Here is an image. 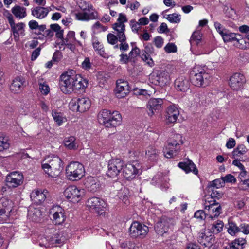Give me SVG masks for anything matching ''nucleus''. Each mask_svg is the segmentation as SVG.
<instances>
[{
    "instance_id": "nucleus-41",
    "label": "nucleus",
    "mask_w": 249,
    "mask_h": 249,
    "mask_svg": "<svg viewBox=\"0 0 249 249\" xmlns=\"http://www.w3.org/2000/svg\"><path fill=\"white\" fill-rule=\"evenodd\" d=\"M226 227L228 232L231 236H235L237 233L240 232V227H238L235 223L232 221H229Z\"/></svg>"
},
{
    "instance_id": "nucleus-2",
    "label": "nucleus",
    "mask_w": 249,
    "mask_h": 249,
    "mask_svg": "<svg viewBox=\"0 0 249 249\" xmlns=\"http://www.w3.org/2000/svg\"><path fill=\"white\" fill-rule=\"evenodd\" d=\"M41 167L49 177L58 176L63 168L61 159L56 156H48L41 162Z\"/></svg>"
},
{
    "instance_id": "nucleus-51",
    "label": "nucleus",
    "mask_w": 249,
    "mask_h": 249,
    "mask_svg": "<svg viewBox=\"0 0 249 249\" xmlns=\"http://www.w3.org/2000/svg\"><path fill=\"white\" fill-rule=\"evenodd\" d=\"M167 19L171 23H178L180 21V15L176 13L169 14L167 16Z\"/></svg>"
},
{
    "instance_id": "nucleus-18",
    "label": "nucleus",
    "mask_w": 249,
    "mask_h": 249,
    "mask_svg": "<svg viewBox=\"0 0 249 249\" xmlns=\"http://www.w3.org/2000/svg\"><path fill=\"white\" fill-rule=\"evenodd\" d=\"M245 82L246 79L244 75L237 72L231 76L229 85L232 89L238 90L242 88Z\"/></svg>"
},
{
    "instance_id": "nucleus-42",
    "label": "nucleus",
    "mask_w": 249,
    "mask_h": 249,
    "mask_svg": "<svg viewBox=\"0 0 249 249\" xmlns=\"http://www.w3.org/2000/svg\"><path fill=\"white\" fill-rule=\"evenodd\" d=\"M247 152V149L243 144H240L233 150L232 154L233 158L240 157L243 155Z\"/></svg>"
},
{
    "instance_id": "nucleus-49",
    "label": "nucleus",
    "mask_w": 249,
    "mask_h": 249,
    "mask_svg": "<svg viewBox=\"0 0 249 249\" xmlns=\"http://www.w3.org/2000/svg\"><path fill=\"white\" fill-rule=\"evenodd\" d=\"M130 26L131 28L132 31L137 34V35H140V30L141 28V25L139 23L138 21H136L135 20H131L130 21Z\"/></svg>"
},
{
    "instance_id": "nucleus-35",
    "label": "nucleus",
    "mask_w": 249,
    "mask_h": 249,
    "mask_svg": "<svg viewBox=\"0 0 249 249\" xmlns=\"http://www.w3.org/2000/svg\"><path fill=\"white\" fill-rule=\"evenodd\" d=\"M160 151L153 146L147 147L145 155L147 159L152 161H155L159 159Z\"/></svg>"
},
{
    "instance_id": "nucleus-27",
    "label": "nucleus",
    "mask_w": 249,
    "mask_h": 249,
    "mask_svg": "<svg viewBox=\"0 0 249 249\" xmlns=\"http://www.w3.org/2000/svg\"><path fill=\"white\" fill-rule=\"evenodd\" d=\"M91 42L94 51L98 54L103 58L108 57V54L105 52L103 44L97 37L92 36Z\"/></svg>"
},
{
    "instance_id": "nucleus-26",
    "label": "nucleus",
    "mask_w": 249,
    "mask_h": 249,
    "mask_svg": "<svg viewBox=\"0 0 249 249\" xmlns=\"http://www.w3.org/2000/svg\"><path fill=\"white\" fill-rule=\"evenodd\" d=\"M84 184L87 189L91 192L97 191L101 187V184L98 178L91 176L86 178Z\"/></svg>"
},
{
    "instance_id": "nucleus-9",
    "label": "nucleus",
    "mask_w": 249,
    "mask_h": 249,
    "mask_svg": "<svg viewBox=\"0 0 249 249\" xmlns=\"http://www.w3.org/2000/svg\"><path fill=\"white\" fill-rule=\"evenodd\" d=\"M127 21L126 16L120 13L117 22L112 25V28L115 31L119 41H125L126 38L125 35V26L124 23Z\"/></svg>"
},
{
    "instance_id": "nucleus-58",
    "label": "nucleus",
    "mask_w": 249,
    "mask_h": 249,
    "mask_svg": "<svg viewBox=\"0 0 249 249\" xmlns=\"http://www.w3.org/2000/svg\"><path fill=\"white\" fill-rule=\"evenodd\" d=\"M164 50L167 53H175L177 48L174 44L169 43L164 47Z\"/></svg>"
},
{
    "instance_id": "nucleus-64",
    "label": "nucleus",
    "mask_w": 249,
    "mask_h": 249,
    "mask_svg": "<svg viewBox=\"0 0 249 249\" xmlns=\"http://www.w3.org/2000/svg\"><path fill=\"white\" fill-rule=\"evenodd\" d=\"M142 58L144 61L150 67H152L154 65V61L147 54H143Z\"/></svg>"
},
{
    "instance_id": "nucleus-48",
    "label": "nucleus",
    "mask_w": 249,
    "mask_h": 249,
    "mask_svg": "<svg viewBox=\"0 0 249 249\" xmlns=\"http://www.w3.org/2000/svg\"><path fill=\"white\" fill-rule=\"evenodd\" d=\"M52 114L54 121L59 126L61 125L65 119L62 114L60 112H52Z\"/></svg>"
},
{
    "instance_id": "nucleus-15",
    "label": "nucleus",
    "mask_w": 249,
    "mask_h": 249,
    "mask_svg": "<svg viewBox=\"0 0 249 249\" xmlns=\"http://www.w3.org/2000/svg\"><path fill=\"white\" fill-rule=\"evenodd\" d=\"M49 246L53 245H59L63 244L67 240L64 233H60L53 228L48 230L46 231Z\"/></svg>"
},
{
    "instance_id": "nucleus-10",
    "label": "nucleus",
    "mask_w": 249,
    "mask_h": 249,
    "mask_svg": "<svg viewBox=\"0 0 249 249\" xmlns=\"http://www.w3.org/2000/svg\"><path fill=\"white\" fill-rule=\"evenodd\" d=\"M148 231V227L138 221L133 222L129 228L130 235L134 238L143 239Z\"/></svg>"
},
{
    "instance_id": "nucleus-28",
    "label": "nucleus",
    "mask_w": 249,
    "mask_h": 249,
    "mask_svg": "<svg viewBox=\"0 0 249 249\" xmlns=\"http://www.w3.org/2000/svg\"><path fill=\"white\" fill-rule=\"evenodd\" d=\"M25 80L21 76H17L13 80L10 86V89L14 93H18L21 91L23 88Z\"/></svg>"
},
{
    "instance_id": "nucleus-19",
    "label": "nucleus",
    "mask_w": 249,
    "mask_h": 249,
    "mask_svg": "<svg viewBox=\"0 0 249 249\" xmlns=\"http://www.w3.org/2000/svg\"><path fill=\"white\" fill-rule=\"evenodd\" d=\"M23 181V176L19 172H13L8 175L6 181L8 186L11 187H17L20 185Z\"/></svg>"
},
{
    "instance_id": "nucleus-29",
    "label": "nucleus",
    "mask_w": 249,
    "mask_h": 249,
    "mask_svg": "<svg viewBox=\"0 0 249 249\" xmlns=\"http://www.w3.org/2000/svg\"><path fill=\"white\" fill-rule=\"evenodd\" d=\"M155 80L158 85L163 86L169 83L170 80V75L167 70H160L157 72Z\"/></svg>"
},
{
    "instance_id": "nucleus-43",
    "label": "nucleus",
    "mask_w": 249,
    "mask_h": 249,
    "mask_svg": "<svg viewBox=\"0 0 249 249\" xmlns=\"http://www.w3.org/2000/svg\"><path fill=\"white\" fill-rule=\"evenodd\" d=\"M202 40V35L200 32L197 31L194 32L191 36L190 42L191 45H198L200 44Z\"/></svg>"
},
{
    "instance_id": "nucleus-12",
    "label": "nucleus",
    "mask_w": 249,
    "mask_h": 249,
    "mask_svg": "<svg viewBox=\"0 0 249 249\" xmlns=\"http://www.w3.org/2000/svg\"><path fill=\"white\" fill-rule=\"evenodd\" d=\"M64 194L70 201L76 203L80 201L84 196L85 191L75 186H70L65 189Z\"/></svg>"
},
{
    "instance_id": "nucleus-24",
    "label": "nucleus",
    "mask_w": 249,
    "mask_h": 249,
    "mask_svg": "<svg viewBox=\"0 0 249 249\" xmlns=\"http://www.w3.org/2000/svg\"><path fill=\"white\" fill-rule=\"evenodd\" d=\"M198 242L205 247H209L214 242V235L209 231L201 230L198 234Z\"/></svg>"
},
{
    "instance_id": "nucleus-39",
    "label": "nucleus",
    "mask_w": 249,
    "mask_h": 249,
    "mask_svg": "<svg viewBox=\"0 0 249 249\" xmlns=\"http://www.w3.org/2000/svg\"><path fill=\"white\" fill-rule=\"evenodd\" d=\"M179 150L174 148L171 146L167 145L165 148L163 149V153L164 156L167 158H171L176 156Z\"/></svg>"
},
{
    "instance_id": "nucleus-7",
    "label": "nucleus",
    "mask_w": 249,
    "mask_h": 249,
    "mask_svg": "<svg viewBox=\"0 0 249 249\" xmlns=\"http://www.w3.org/2000/svg\"><path fill=\"white\" fill-rule=\"evenodd\" d=\"M122 171L124 177L131 180L142 173V165L138 160H133L124 165Z\"/></svg>"
},
{
    "instance_id": "nucleus-25",
    "label": "nucleus",
    "mask_w": 249,
    "mask_h": 249,
    "mask_svg": "<svg viewBox=\"0 0 249 249\" xmlns=\"http://www.w3.org/2000/svg\"><path fill=\"white\" fill-rule=\"evenodd\" d=\"M163 100L161 98H152L149 100L147 104L148 114L152 116L154 112L162 109Z\"/></svg>"
},
{
    "instance_id": "nucleus-57",
    "label": "nucleus",
    "mask_w": 249,
    "mask_h": 249,
    "mask_svg": "<svg viewBox=\"0 0 249 249\" xmlns=\"http://www.w3.org/2000/svg\"><path fill=\"white\" fill-rule=\"evenodd\" d=\"M209 189L212 191L210 194L211 199H213L215 198H219L221 197V194L217 190V189L209 186Z\"/></svg>"
},
{
    "instance_id": "nucleus-30",
    "label": "nucleus",
    "mask_w": 249,
    "mask_h": 249,
    "mask_svg": "<svg viewBox=\"0 0 249 249\" xmlns=\"http://www.w3.org/2000/svg\"><path fill=\"white\" fill-rule=\"evenodd\" d=\"M47 194L46 190H35L31 193L30 196L35 203L40 204L45 200Z\"/></svg>"
},
{
    "instance_id": "nucleus-45",
    "label": "nucleus",
    "mask_w": 249,
    "mask_h": 249,
    "mask_svg": "<svg viewBox=\"0 0 249 249\" xmlns=\"http://www.w3.org/2000/svg\"><path fill=\"white\" fill-rule=\"evenodd\" d=\"M50 28L53 32H55L56 37L61 39L62 42L64 39L63 30L61 29L60 26L57 24H53L50 25Z\"/></svg>"
},
{
    "instance_id": "nucleus-55",
    "label": "nucleus",
    "mask_w": 249,
    "mask_h": 249,
    "mask_svg": "<svg viewBox=\"0 0 249 249\" xmlns=\"http://www.w3.org/2000/svg\"><path fill=\"white\" fill-rule=\"evenodd\" d=\"M236 41L237 43L236 45L242 49H246L249 47V43L247 42L245 39L240 38L239 37H237V39H236Z\"/></svg>"
},
{
    "instance_id": "nucleus-5",
    "label": "nucleus",
    "mask_w": 249,
    "mask_h": 249,
    "mask_svg": "<svg viewBox=\"0 0 249 249\" xmlns=\"http://www.w3.org/2000/svg\"><path fill=\"white\" fill-rule=\"evenodd\" d=\"M78 5L82 12L75 13V16L76 19L88 21L98 18V12L93 8L92 5L89 2L81 0Z\"/></svg>"
},
{
    "instance_id": "nucleus-54",
    "label": "nucleus",
    "mask_w": 249,
    "mask_h": 249,
    "mask_svg": "<svg viewBox=\"0 0 249 249\" xmlns=\"http://www.w3.org/2000/svg\"><path fill=\"white\" fill-rule=\"evenodd\" d=\"M92 63L90 62L89 57H86L81 64V67L83 69L89 71L92 68Z\"/></svg>"
},
{
    "instance_id": "nucleus-52",
    "label": "nucleus",
    "mask_w": 249,
    "mask_h": 249,
    "mask_svg": "<svg viewBox=\"0 0 249 249\" xmlns=\"http://www.w3.org/2000/svg\"><path fill=\"white\" fill-rule=\"evenodd\" d=\"M221 179L222 184H224L225 183H235L236 181L234 176L230 174L221 177Z\"/></svg>"
},
{
    "instance_id": "nucleus-20",
    "label": "nucleus",
    "mask_w": 249,
    "mask_h": 249,
    "mask_svg": "<svg viewBox=\"0 0 249 249\" xmlns=\"http://www.w3.org/2000/svg\"><path fill=\"white\" fill-rule=\"evenodd\" d=\"M129 87L127 81L119 79L116 81V87L115 89V95L118 98L124 97L129 91Z\"/></svg>"
},
{
    "instance_id": "nucleus-62",
    "label": "nucleus",
    "mask_w": 249,
    "mask_h": 249,
    "mask_svg": "<svg viewBox=\"0 0 249 249\" xmlns=\"http://www.w3.org/2000/svg\"><path fill=\"white\" fill-rule=\"evenodd\" d=\"M214 27L216 31L222 36L227 30L220 23L215 22L214 24Z\"/></svg>"
},
{
    "instance_id": "nucleus-50",
    "label": "nucleus",
    "mask_w": 249,
    "mask_h": 249,
    "mask_svg": "<svg viewBox=\"0 0 249 249\" xmlns=\"http://www.w3.org/2000/svg\"><path fill=\"white\" fill-rule=\"evenodd\" d=\"M9 147V143L8 142L7 139L0 134V152L4 149H7Z\"/></svg>"
},
{
    "instance_id": "nucleus-34",
    "label": "nucleus",
    "mask_w": 249,
    "mask_h": 249,
    "mask_svg": "<svg viewBox=\"0 0 249 249\" xmlns=\"http://www.w3.org/2000/svg\"><path fill=\"white\" fill-rule=\"evenodd\" d=\"M183 143L182 135L180 134H173L168 140V145L180 150V146Z\"/></svg>"
},
{
    "instance_id": "nucleus-33",
    "label": "nucleus",
    "mask_w": 249,
    "mask_h": 249,
    "mask_svg": "<svg viewBox=\"0 0 249 249\" xmlns=\"http://www.w3.org/2000/svg\"><path fill=\"white\" fill-rule=\"evenodd\" d=\"M49 10L48 8L36 6L31 10L32 15L36 18L43 19L48 14Z\"/></svg>"
},
{
    "instance_id": "nucleus-56",
    "label": "nucleus",
    "mask_w": 249,
    "mask_h": 249,
    "mask_svg": "<svg viewBox=\"0 0 249 249\" xmlns=\"http://www.w3.org/2000/svg\"><path fill=\"white\" fill-rule=\"evenodd\" d=\"M194 217L200 220H203L205 218L207 219L206 211H204L203 210H198L195 212Z\"/></svg>"
},
{
    "instance_id": "nucleus-1",
    "label": "nucleus",
    "mask_w": 249,
    "mask_h": 249,
    "mask_svg": "<svg viewBox=\"0 0 249 249\" xmlns=\"http://www.w3.org/2000/svg\"><path fill=\"white\" fill-rule=\"evenodd\" d=\"M60 79V89L65 94L84 89L88 84L86 79L76 74L73 71H69L62 74Z\"/></svg>"
},
{
    "instance_id": "nucleus-60",
    "label": "nucleus",
    "mask_w": 249,
    "mask_h": 249,
    "mask_svg": "<svg viewBox=\"0 0 249 249\" xmlns=\"http://www.w3.org/2000/svg\"><path fill=\"white\" fill-rule=\"evenodd\" d=\"M135 91V93L136 94H138V95L140 96H143L144 97H145V98L149 97L152 94V92H150L143 89H138L136 90Z\"/></svg>"
},
{
    "instance_id": "nucleus-3",
    "label": "nucleus",
    "mask_w": 249,
    "mask_h": 249,
    "mask_svg": "<svg viewBox=\"0 0 249 249\" xmlns=\"http://www.w3.org/2000/svg\"><path fill=\"white\" fill-rule=\"evenodd\" d=\"M205 66H195L190 73L192 83L198 87L207 86L211 80V75Z\"/></svg>"
},
{
    "instance_id": "nucleus-4",
    "label": "nucleus",
    "mask_w": 249,
    "mask_h": 249,
    "mask_svg": "<svg viewBox=\"0 0 249 249\" xmlns=\"http://www.w3.org/2000/svg\"><path fill=\"white\" fill-rule=\"evenodd\" d=\"M99 122L106 127H113L120 124L122 116L118 111L111 112L109 110H102L98 115Z\"/></svg>"
},
{
    "instance_id": "nucleus-47",
    "label": "nucleus",
    "mask_w": 249,
    "mask_h": 249,
    "mask_svg": "<svg viewBox=\"0 0 249 249\" xmlns=\"http://www.w3.org/2000/svg\"><path fill=\"white\" fill-rule=\"evenodd\" d=\"M223 222L222 221L218 220L215 223L212 224L211 230L213 233H218L223 230Z\"/></svg>"
},
{
    "instance_id": "nucleus-8",
    "label": "nucleus",
    "mask_w": 249,
    "mask_h": 249,
    "mask_svg": "<svg viewBox=\"0 0 249 249\" xmlns=\"http://www.w3.org/2000/svg\"><path fill=\"white\" fill-rule=\"evenodd\" d=\"M206 198L204 203L205 209L206 211L208 220H213L217 217L221 213V207L215 200H208Z\"/></svg>"
},
{
    "instance_id": "nucleus-44",
    "label": "nucleus",
    "mask_w": 249,
    "mask_h": 249,
    "mask_svg": "<svg viewBox=\"0 0 249 249\" xmlns=\"http://www.w3.org/2000/svg\"><path fill=\"white\" fill-rule=\"evenodd\" d=\"M120 247L122 249H139L136 244L129 240H126L120 243Z\"/></svg>"
},
{
    "instance_id": "nucleus-21",
    "label": "nucleus",
    "mask_w": 249,
    "mask_h": 249,
    "mask_svg": "<svg viewBox=\"0 0 249 249\" xmlns=\"http://www.w3.org/2000/svg\"><path fill=\"white\" fill-rule=\"evenodd\" d=\"M172 220L165 216L162 217L156 224L155 230L158 234L163 235L167 232L171 225Z\"/></svg>"
},
{
    "instance_id": "nucleus-17",
    "label": "nucleus",
    "mask_w": 249,
    "mask_h": 249,
    "mask_svg": "<svg viewBox=\"0 0 249 249\" xmlns=\"http://www.w3.org/2000/svg\"><path fill=\"white\" fill-rule=\"evenodd\" d=\"M50 214L52 215L53 221L56 225L64 223L66 219L64 209L59 206H53L50 210Z\"/></svg>"
},
{
    "instance_id": "nucleus-53",
    "label": "nucleus",
    "mask_w": 249,
    "mask_h": 249,
    "mask_svg": "<svg viewBox=\"0 0 249 249\" xmlns=\"http://www.w3.org/2000/svg\"><path fill=\"white\" fill-rule=\"evenodd\" d=\"M107 28V27L103 26L99 21L96 22L92 27V30L95 33L105 31Z\"/></svg>"
},
{
    "instance_id": "nucleus-23",
    "label": "nucleus",
    "mask_w": 249,
    "mask_h": 249,
    "mask_svg": "<svg viewBox=\"0 0 249 249\" xmlns=\"http://www.w3.org/2000/svg\"><path fill=\"white\" fill-rule=\"evenodd\" d=\"M7 19L12 29L15 39L18 40L19 36L23 34L25 24L23 23L15 24L12 15L9 13H8Z\"/></svg>"
},
{
    "instance_id": "nucleus-11",
    "label": "nucleus",
    "mask_w": 249,
    "mask_h": 249,
    "mask_svg": "<svg viewBox=\"0 0 249 249\" xmlns=\"http://www.w3.org/2000/svg\"><path fill=\"white\" fill-rule=\"evenodd\" d=\"M86 205L90 211L97 213L99 215L105 213L107 207V204L104 200L96 197L89 198Z\"/></svg>"
},
{
    "instance_id": "nucleus-36",
    "label": "nucleus",
    "mask_w": 249,
    "mask_h": 249,
    "mask_svg": "<svg viewBox=\"0 0 249 249\" xmlns=\"http://www.w3.org/2000/svg\"><path fill=\"white\" fill-rule=\"evenodd\" d=\"M63 143L65 146L70 150L76 149L78 147L76 138L72 136L65 138Z\"/></svg>"
},
{
    "instance_id": "nucleus-14",
    "label": "nucleus",
    "mask_w": 249,
    "mask_h": 249,
    "mask_svg": "<svg viewBox=\"0 0 249 249\" xmlns=\"http://www.w3.org/2000/svg\"><path fill=\"white\" fill-rule=\"evenodd\" d=\"M124 162L119 159H113L109 160L107 174L111 178L116 177L123 170Z\"/></svg>"
},
{
    "instance_id": "nucleus-46",
    "label": "nucleus",
    "mask_w": 249,
    "mask_h": 249,
    "mask_svg": "<svg viewBox=\"0 0 249 249\" xmlns=\"http://www.w3.org/2000/svg\"><path fill=\"white\" fill-rule=\"evenodd\" d=\"M75 34L74 31H69L67 35L66 38H64V40L65 41V42H75V44H77L79 46H82L81 43L79 41L76 39L75 37Z\"/></svg>"
},
{
    "instance_id": "nucleus-6",
    "label": "nucleus",
    "mask_w": 249,
    "mask_h": 249,
    "mask_svg": "<svg viewBox=\"0 0 249 249\" xmlns=\"http://www.w3.org/2000/svg\"><path fill=\"white\" fill-rule=\"evenodd\" d=\"M66 175L69 179L72 181L80 179L85 174L84 166L78 162H71L66 167Z\"/></svg>"
},
{
    "instance_id": "nucleus-16",
    "label": "nucleus",
    "mask_w": 249,
    "mask_h": 249,
    "mask_svg": "<svg viewBox=\"0 0 249 249\" xmlns=\"http://www.w3.org/2000/svg\"><path fill=\"white\" fill-rule=\"evenodd\" d=\"M12 201L7 198L0 199V222H6L8 219V213L12 208Z\"/></svg>"
},
{
    "instance_id": "nucleus-40",
    "label": "nucleus",
    "mask_w": 249,
    "mask_h": 249,
    "mask_svg": "<svg viewBox=\"0 0 249 249\" xmlns=\"http://www.w3.org/2000/svg\"><path fill=\"white\" fill-rule=\"evenodd\" d=\"M239 34H236L235 33L230 32L227 30L223 35L221 36L225 42H231L236 41L237 39V37H240Z\"/></svg>"
},
{
    "instance_id": "nucleus-13",
    "label": "nucleus",
    "mask_w": 249,
    "mask_h": 249,
    "mask_svg": "<svg viewBox=\"0 0 249 249\" xmlns=\"http://www.w3.org/2000/svg\"><path fill=\"white\" fill-rule=\"evenodd\" d=\"M91 106V102L88 98L83 97L77 100H72L69 104L70 108L73 111L84 112L88 111Z\"/></svg>"
},
{
    "instance_id": "nucleus-38",
    "label": "nucleus",
    "mask_w": 249,
    "mask_h": 249,
    "mask_svg": "<svg viewBox=\"0 0 249 249\" xmlns=\"http://www.w3.org/2000/svg\"><path fill=\"white\" fill-rule=\"evenodd\" d=\"M41 216V212L38 209L30 207L28 210V217L31 220L37 221Z\"/></svg>"
},
{
    "instance_id": "nucleus-59",
    "label": "nucleus",
    "mask_w": 249,
    "mask_h": 249,
    "mask_svg": "<svg viewBox=\"0 0 249 249\" xmlns=\"http://www.w3.org/2000/svg\"><path fill=\"white\" fill-rule=\"evenodd\" d=\"M107 42L111 45H114L118 41V36L109 33L107 35Z\"/></svg>"
},
{
    "instance_id": "nucleus-37",
    "label": "nucleus",
    "mask_w": 249,
    "mask_h": 249,
    "mask_svg": "<svg viewBox=\"0 0 249 249\" xmlns=\"http://www.w3.org/2000/svg\"><path fill=\"white\" fill-rule=\"evenodd\" d=\"M13 15L19 19H22L26 16V9L18 5L14 6L12 9Z\"/></svg>"
},
{
    "instance_id": "nucleus-31",
    "label": "nucleus",
    "mask_w": 249,
    "mask_h": 249,
    "mask_svg": "<svg viewBox=\"0 0 249 249\" xmlns=\"http://www.w3.org/2000/svg\"><path fill=\"white\" fill-rule=\"evenodd\" d=\"M179 168L183 169L186 173L193 172L195 175H197L198 171L195 164L190 160L184 162H179L178 164Z\"/></svg>"
},
{
    "instance_id": "nucleus-22",
    "label": "nucleus",
    "mask_w": 249,
    "mask_h": 249,
    "mask_svg": "<svg viewBox=\"0 0 249 249\" xmlns=\"http://www.w3.org/2000/svg\"><path fill=\"white\" fill-rule=\"evenodd\" d=\"M179 111L175 105L169 106L166 109L165 122L167 124L175 123L179 116Z\"/></svg>"
},
{
    "instance_id": "nucleus-63",
    "label": "nucleus",
    "mask_w": 249,
    "mask_h": 249,
    "mask_svg": "<svg viewBox=\"0 0 249 249\" xmlns=\"http://www.w3.org/2000/svg\"><path fill=\"white\" fill-rule=\"evenodd\" d=\"M39 245L41 247H49V243L48 238L47 237V234L45 235V237H40L38 240Z\"/></svg>"
},
{
    "instance_id": "nucleus-32",
    "label": "nucleus",
    "mask_w": 249,
    "mask_h": 249,
    "mask_svg": "<svg viewBox=\"0 0 249 249\" xmlns=\"http://www.w3.org/2000/svg\"><path fill=\"white\" fill-rule=\"evenodd\" d=\"M189 82L185 77L181 76L175 81V86L177 90L182 92L187 91L189 88Z\"/></svg>"
},
{
    "instance_id": "nucleus-61",
    "label": "nucleus",
    "mask_w": 249,
    "mask_h": 249,
    "mask_svg": "<svg viewBox=\"0 0 249 249\" xmlns=\"http://www.w3.org/2000/svg\"><path fill=\"white\" fill-rule=\"evenodd\" d=\"M191 226L188 223L183 224L181 227V231L187 235H190L191 233Z\"/></svg>"
}]
</instances>
